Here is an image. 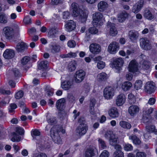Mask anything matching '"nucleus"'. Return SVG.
<instances>
[{
    "label": "nucleus",
    "mask_w": 157,
    "mask_h": 157,
    "mask_svg": "<svg viewBox=\"0 0 157 157\" xmlns=\"http://www.w3.org/2000/svg\"><path fill=\"white\" fill-rule=\"evenodd\" d=\"M140 45L143 49L146 50H150L151 48V43L148 39L143 38L140 40Z\"/></svg>",
    "instance_id": "423d86ee"
},
{
    "label": "nucleus",
    "mask_w": 157,
    "mask_h": 157,
    "mask_svg": "<svg viewBox=\"0 0 157 157\" xmlns=\"http://www.w3.org/2000/svg\"><path fill=\"white\" fill-rule=\"evenodd\" d=\"M67 45L70 48H74L75 45V43L74 40H70L68 42Z\"/></svg>",
    "instance_id": "69168bd1"
},
{
    "label": "nucleus",
    "mask_w": 157,
    "mask_h": 157,
    "mask_svg": "<svg viewBox=\"0 0 157 157\" xmlns=\"http://www.w3.org/2000/svg\"><path fill=\"white\" fill-rule=\"evenodd\" d=\"M48 64V61L46 60L40 62L39 64L38 68L39 69L45 70L46 69Z\"/></svg>",
    "instance_id": "c9c22d12"
},
{
    "label": "nucleus",
    "mask_w": 157,
    "mask_h": 157,
    "mask_svg": "<svg viewBox=\"0 0 157 157\" xmlns=\"http://www.w3.org/2000/svg\"><path fill=\"white\" fill-rule=\"evenodd\" d=\"M125 100L124 95L123 94H121L117 97L116 99V104L117 105L120 106L123 105Z\"/></svg>",
    "instance_id": "aec40b11"
},
{
    "label": "nucleus",
    "mask_w": 157,
    "mask_h": 157,
    "mask_svg": "<svg viewBox=\"0 0 157 157\" xmlns=\"http://www.w3.org/2000/svg\"><path fill=\"white\" fill-rule=\"evenodd\" d=\"M142 86V82L140 79L136 80L134 84L135 88L137 90L140 89Z\"/></svg>",
    "instance_id": "79ce46f5"
},
{
    "label": "nucleus",
    "mask_w": 157,
    "mask_h": 157,
    "mask_svg": "<svg viewBox=\"0 0 157 157\" xmlns=\"http://www.w3.org/2000/svg\"><path fill=\"white\" fill-rule=\"evenodd\" d=\"M15 55L14 51L10 49H6L4 52L3 56L7 59H10L13 58Z\"/></svg>",
    "instance_id": "ddd939ff"
},
{
    "label": "nucleus",
    "mask_w": 157,
    "mask_h": 157,
    "mask_svg": "<svg viewBox=\"0 0 157 157\" xmlns=\"http://www.w3.org/2000/svg\"><path fill=\"white\" fill-rule=\"evenodd\" d=\"M155 83L152 81H149L147 82L144 86V90L146 92L151 94L154 92L156 88Z\"/></svg>",
    "instance_id": "6e6552de"
},
{
    "label": "nucleus",
    "mask_w": 157,
    "mask_h": 157,
    "mask_svg": "<svg viewBox=\"0 0 157 157\" xmlns=\"http://www.w3.org/2000/svg\"><path fill=\"white\" fill-rule=\"evenodd\" d=\"M128 102L131 105L133 104L136 101V98L134 95L132 94H129L128 95Z\"/></svg>",
    "instance_id": "58836bf2"
},
{
    "label": "nucleus",
    "mask_w": 157,
    "mask_h": 157,
    "mask_svg": "<svg viewBox=\"0 0 157 157\" xmlns=\"http://www.w3.org/2000/svg\"><path fill=\"white\" fill-rule=\"evenodd\" d=\"M60 128V127L58 125H54L51 128L50 132V136L53 140L55 143L58 144H61L62 141L58 133L55 131L56 129Z\"/></svg>",
    "instance_id": "7ed1b4c3"
},
{
    "label": "nucleus",
    "mask_w": 157,
    "mask_h": 157,
    "mask_svg": "<svg viewBox=\"0 0 157 157\" xmlns=\"http://www.w3.org/2000/svg\"><path fill=\"white\" fill-rule=\"evenodd\" d=\"M82 119L80 118L78 121L80 124L76 129V134L80 137L84 135L88 130V127L86 124L83 122H82Z\"/></svg>",
    "instance_id": "20e7f679"
},
{
    "label": "nucleus",
    "mask_w": 157,
    "mask_h": 157,
    "mask_svg": "<svg viewBox=\"0 0 157 157\" xmlns=\"http://www.w3.org/2000/svg\"><path fill=\"white\" fill-rule=\"evenodd\" d=\"M40 139L37 140H38V142L39 143H40L42 146H43L44 148H46L47 147L45 146L44 145V143L45 142L44 138L43 136H40Z\"/></svg>",
    "instance_id": "5fc2aeb1"
},
{
    "label": "nucleus",
    "mask_w": 157,
    "mask_h": 157,
    "mask_svg": "<svg viewBox=\"0 0 157 157\" xmlns=\"http://www.w3.org/2000/svg\"><path fill=\"white\" fill-rule=\"evenodd\" d=\"M114 94V89L112 87H107L105 88L104 90V96L105 98H111L113 96Z\"/></svg>",
    "instance_id": "1a4fd4ad"
},
{
    "label": "nucleus",
    "mask_w": 157,
    "mask_h": 157,
    "mask_svg": "<svg viewBox=\"0 0 157 157\" xmlns=\"http://www.w3.org/2000/svg\"><path fill=\"white\" fill-rule=\"evenodd\" d=\"M128 16V14L125 11L123 12L119 15L118 20L120 22H123L127 17Z\"/></svg>",
    "instance_id": "2f4dec72"
},
{
    "label": "nucleus",
    "mask_w": 157,
    "mask_h": 157,
    "mask_svg": "<svg viewBox=\"0 0 157 157\" xmlns=\"http://www.w3.org/2000/svg\"><path fill=\"white\" fill-rule=\"evenodd\" d=\"M132 86V83L128 81L125 82H124L122 85V89L126 91L129 90Z\"/></svg>",
    "instance_id": "473e14b6"
},
{
    "label": "nucleus",
    "mask_w": 157,
    "mask_h": 157,
    "mask_svg": "<svg viewBox=\"0 0 157 157\" xmlns=\"http://www.w3.org/2000/svg\"><path fill=\"white\" fill-rule=\"evenodd\" d=\"M7 16L3 13H0V22L2 23L6 24L7 22Z\"/></svg>",
    "instance_id": "e433bc0d"
},
{
    "label": "nucleus",
    "mask_w": 157,
    "mask_h": 157,
    "mask_svg": "<svg viewBox=\"0 0 157 157\" xmlns=\"http://www.w3.org/2000/svg\"><path fill=\"white\" fill-rule=\"evenodd\" d=\"M24 21L26 24H30L31 23V19L29 16H27L24 18Z\"/></svg>",
    "instance_id": "338daca9"
},
{
    "label": "nucleus",
    "mask_w": 157,
    "mask_h": 157,
    "mask_svg": "<svg viewBox=\"0 0 157 157\" xmlns=\"http://www.w3.org/2000/svg\"><path fill=\"white\" fill-rule=\"evenodd\" d=\"M123 64V61L121 58L115 59L113 61L114 67L116 69H118L121 67Z\"/></svg>",
    "instance_id": "6ab92c4d"
},
{
    "label": "nucleus",
    "mask_w": 157,
    "mask_h": 157,
    "mask_svg": "<svg viewBox=\"0 0 157 157\" xmlns=\"http://www.w3.org/2000/svg\"><path fill=\"white\" fill-rule=\"evenodd\" d=\"M34 156L35 157H47L46 155L44 153H40L35 154Z\"/></svg>",
    "instance_id": "774afa93"
},
{
    "label": "nucleus",
    "mask_w": 157,
    "mask_h": 157,
    "mask_svg": "<svg viewBox=\"0 0 157 157\" xmlns=\"http://www.w3.org/2000/svg\"><path fill=\"white\" fill-rule=\"evenodd\" d=\"M128 35L130 39L133 42H135L138 38L139 33L137 32L131 31L129 32Z\"/></svg>",
    "instance_id": "4be33fe9"
},
{
    "label": "nucleus",
    "mask_w": 157,
    "mask_h": 157,
    "mask_svg": "<svg viewBox=\"0 0 157 157\" xmlns=\"http://www.w3.org/2000/svg\"><path fill=\"white\" fill-rule=\"evenodd\" d=\"M89 31V32L91 34H96L98 32V30L94 27L90 28Z\"/></svg>",
    "instance_id": "6e6d98bb"
},
{
    "label": "nucleus",
    "mask_w": 157,
    "mask_h": 157,
    "mask_svg": "<svg viewBox=\"0 0 157 157\" xmlns=\"http://www.w3.org/2000/svg\"><path fill=\"white\" fill-rule=\"evenodd\" d=\"M146 129L148 132H153L157 135V129H155V127L154 125H151L150 124L146 125Z\"/></svg>",
    "instance_id": "c756f323"
},
{
    "label": "nucleus",
    "mask_w": 157,
    "mask_h": 157,
    "mask_svg": "<svg viewBox=\"0 0 157 157\" xmlns=\"http://www.w3.org/2000/svg\"><path fill=\"white\" fill-rule=\"evenodd\" d=\"M77 66L76 62L75 61H71L68 64L67 69L69 72H72L76 69Z\"/></svg>",
    "instance_id": "393cba45"
},
{
    "label": "nucleus",
    "mask_w": 157,
    "mask_h": 157,
    "mask_svg": "<svg viewBox=\"0 0 157 157\" xmlns=\"http://www.w3.org/2000/svg\"><path fill=\"white\" fill-rule=\"evenodd\" d=\"M19 29L17 25H15L13 27L6 26L3 28V33L6 39H10L14 36L15 33L19 32Z\"/></svg>",
    "instance_id": "f03ea898"
},
{
    "label": "nucleus",
    "mask_w": 157,
    "mask_h": 157,
    "mask_svg": "<svg viewBox=\"0 0 157 157\" xmlns=\"http://www.w3.org/2000/svg\"><path fill=\"white\" fill-rule=\"evenodd\" d=\"M138 64L136 61L134 60H132L130 62L128 66V69L130 72H133V73L137 74H139L138 68Z\"/></svg>",
    "instance_id": "9d476101"
},
{
    "label": "nucleus",
    "mask_w": 157,
    "mask_h": 157,
    "mask_svg": "<svg viewBox=\"0 0 157 157\" xmlns=\"http://www.w3.org/2000/svg\"><path fill=\"white\" fill-rule=\"evenodd\" d=\"M139 111V108L136 105H132L128 109V112L131 116H133Z\"/></svg>",
    "instance_id": "bb28decb"
},
{
    "label": "nucleus",
    "mask_w": 157,
    "mask_h": 157,
    "mask_svg": "<svg viewBox=\"0 0 157 157\" xmlns=\"http://www.w3.org/2000/svg\"><path fill=\"white\" fill-rule=\"evenodd\" d=\"M66 100L64 98L60 99L58 100L56 103V106L57 109L61 111L63 110L65 107Z\"/></svg>",
    "instance_id": "4468645a"
},
{
    "label": "nucleus",
    "mask_w": 157,
    "mask_h": 157,
    "mask_svg": "<svg viewBox=\"0 0 157 157\" xmlns=\"http://www.w3.org/2000/svg\"><path fill=\"white\" fill-rule=\"evenodd\" d=\"M8 98H6L3 100L0 103V106L1 107L5 106L6 104L9 102Z\"/></svg>",
    "instance_id": "13d9d810"
},
{
    "label": "nucleus",
    "mask_w": 157,
    "mask_h": 157,
    "mask_svg": "<svg viewBox=\"0 0 157 157\" xmlns=\"http://www.w3.org/2000/svg\"><path fill=\"white\" fill-rule=\"evenodd\" d=\"M115 134L113 133L112 131H107L105 135V137L107 139H110L112 136H114Z\"/></svg>",
    "instance_id": "49530a36"
},
{
    "label": "nucleus",
    "mask_w": 157,
    "mask_h": 157,
    "mask_svg": "<svg viewBox=\"0 0 157 157\" xmlns=\"http://www.w3.org/2000/svg\"><path fill=\"white\" fill-rule=\"evenodd\" d=\"M96 150L94 146H91L88 148L85 151V157H93L95 155V152Z\"/></svg>",
    "instance_id": "dca6fc26"
},
{
    "label": "nucleus",
    "mask_w": 157,
    "mask_h": 157,
    "mask_svg": "<svg viewBox=\"0 0 157 157\" xmlns=\"http://www.w3.org/2000/svg\"><path fill=\"white\" fill-rule=\"evenodd\" d=\"M10 108L9 109V111L10 113H12L14 111V109L17 108V105L15 103L11 104L10 105Z\"/></svg>",
    "instance_id": "4d7b16f0"
},
{
    "label": "nucleus",
    "mask_w": 157,
    "mask_h": 157,
    "mask_svg": "<svg viewBox=\"0 0 157 157\" xmlns=\"http://www.w3.org/2000/svg\"><path fill=\"white\" fill-rule=\"evenodd\" d=\"M51 53L53 54H55L59 52L60 50V47L58 45H52L50 47Z\"/></svg>",
    "instance_id": "cd10ccee"
},
{
    "label": "nucleus",
    "mask_w": 157,
    "mask_h": 157,
    "mask_svg": "<svg viewBox=\"0 0 157 157\" xmlns=\"http://www.w3.org/2000/svg\"><path fill=\"white\" fill-rule=\"evenodd\" d=\"M129 138L132 140L133 143L136 144H140L141 143L140 140L135 135H133L129 136Z\"/></svg>",
    "instance_id": "f704fd0d"
},
{
    "label": "nucleus",
    "mask_w": 157,
    "mask_h": 157,
    "mask_svg": "<svg viewBox=\"0 0 157 157\" xmlns=\"http://www.w3.org/2000/svg\"><path fill=\"white\" fill-rule=\"evenodd\" d=\"M58 30L57 29L52 28L51 29L48 33V35L52 38L54 37L55 35L57 33Z\"/></svg>",
    "instance_id": "ea45409f"
},
{
    "label": "nucleus",
    "mask_w": 157,
    "mask_h": 157,
    "mask_svg": "<svg viewBox=\"0 0 157 157\" xmlns=\"http://www.w3.org/2000/svg\"><path fill=\"white\" fill-rule=\"evenodd\" d=\"M136 157H146V154L144 152L139 151L136 154Z\"/></svg>",
    "instance_id": "bf43d9fd"
},
{
    "label": "nucleus",
    "mask_w": 157,
    "mask_h": 157,
    "mask_svg": "<svg viewBox=\"0 0 157 157\" xmlns=\"http://www.w3.org/2000/svg\"><path fill=\"white\" fill-rule=\"evenodd\" d=\"M99 147L102 149H105L106 148V145L105 141L102 139L99 138L98 140Z\"/></svg>",
    "instance_id": "a19ab883"
},
{
    "label": "nucleus",
    "mask_w": 157,
    "mask_h": 157,
    "mask_svg": "<svg viewBox=\"0 0 157 157\" xmlns=\"http://www.w3.org/2000/svg\"><path fill=\"white\" fill-rule=\"evenodd\" d=\"M107 26L109 28V34L112 36H115L117 33L116 28L114 24L110 22L108 23Z\"/></svg>",
    "instance_id": "a211bd4d"
},
{
    "label": "nucleus",
    "mask_w": 157,
    "mask_h": 157,
    "mask_svg": "<svg viewBox=\"0 0 157 157\" xmlns=\"http://www.w3.org/2000/svg\"><path fill=\"white\" fill-rule=\"evenodd\" d=\"M108 7V3L104 1H100L98 4V10L100 12H103L106 10Z\"/></svg>",
    "instance_id": "412c9836"
},
{
    "label": "nucleus",
    "mask_w": 157,
    "mask_h": 157,
    "mask_svg": "<svg viewBox=\"0 0 157 157\" xmlns=\"http://www.w3.org/2000/svg\"><path fill=\"white\" fill-rule=\"evenodd\" d=\"M90 90V85L87 83H86L84 85L83 90L85 91L86 93L88 92Z\"/></svg>",
    "instance_id": "0e129e2a"
},
{
    "label": "nucleus",
    "mask_w": 157,
    "mask_h": 157,
    "mask_svg": "<svg viewBox=\"0 0 157 157\" xmlns=\"http://www.w3.org/2000/svg\"><path fill=\"white\" fill-rule=\"evenodd\" d=\"M103 15L101 13L97 12L93 14V25L94 27H97L101 25L103 22L101 21Z\"/></svg>",
    "instance_id": "39448f33"
},
{
    "label": "nucleus",
    "mask_w": 157,
    "mask_h": 157,
    "mask_svg": "<svg viewBox=\"0 0 157 157\" xmlns=\"http://www.w3.org/2000/svg\"><path fill=\"white\" fill-rule=\"evenodd\" d=\"M113 155L114 157H124L123 153L121 151L116 150L114 153Z\"/></svg>",
    "instance_id": "a18cd8bd"
},
{
    "label": "nucleus",
    "mask_w": 157,
    "mask_h": 157,
    "mask_svg": "<svg viewBox=\"0 0 157 157\" xmlns=\"http://www.w3.org/2000/svg\"><path fill=\"white\" fill-rule=\"evenodd\" d=\"M109 153L107 150H104L100 155L99 157H109Z\"/></svg>",
    "instance_id": "052dcab7"
},
{
    "label": "nucleus",
    "mask_w": 157,
    "mask_h": 157,
    "mask_svg": "<svg viewBox=\"0 0 157 157\" xmlns=\"http://www.w3.org/2000/svg\"><path fill=\"white\" fill-rule=\"evenodd\" d=\"M86 73L83 70L80 69L76 71L75 73V78H83L85 77Z\"/></svg>",
    "instance_id": "c85d7f7f"
},
{
    "label": "nucleus",
    "mask_w": 157,
    "mask_h": 157,
    "mask_svg": "<svg viewBox=\"0 0 157 157\" xmlns=\"http://www.w3.org/2000/svg\"><path fill=\"white\" fill-rule=\"evenodd\" d=\"M67 99L70 103H74L75 102V98L74 95L71 94H68Z\"/></svg>",
    "instance_id": "c03bdc74"
},
{
    "label": "nucleus",
    "mask_w": 157,
    "mask_h": 157,
    "mask_svg": "<svg viewBox=\"0 0 157 157\" xmlns=\"http://www.w3.org/2000/svg\"><path fill=\"white\" fill-rule=\"evenodd\" d=\"M16 132L13 133V137L11 140L13 142H17L20 141L21 139V137L19 135H22L24 133V129L21 128H17Z\"/></svg>",
    "instance_id": "0eeeda50"
},
{
    "label": "nucleus",
    "mask_w": 157,
    "mask_h": 157,
    "mask_svg": "<svg viewBox=\"0 0 157 157\" xmlns=\"http://www.w3.org/2000/svg\"><path fill=\"white\" fill-rule=\"evenodd\" d=\"M90 52L93 54H97L101 51V48L100 46L96 43H92L89 46Z\"/></svg>",
    "instance_id": "f8f14e48"
},
{
    "label": "nucleus",
    "mask_w": 157,
    "mask_h": 157,
    "mask_svg": "<svg viewBox=\"0 0 157 157\" xmlns=\"http://www.w3.org/2000/svg\"><path fill=\"white\" fill-rule=\"evenodd\" d=\"M24 92L22 91H19L17 92L15 94V98L16 99H20L23 97L24 95Z\"/></svg>",
    "instance_id": "de8ad7c7"
},
{
    "label": "nucleus",
    "mask_w": 157,
    "mask_h": 157,
    "mask_svg": "<svg viewBox=\"0 0 157 157\" xmlns=\"http://www.w3.org/2000/svg\"><path fill=\"white\" fill-rule=\"evenodd\" d=\"M97 66L98 68L100 69H102L105 66V63L102 61H99L98 63Z\"/></svg>",
    "instance_id": "603ef678"
},
{
    "label": "nucleus",
    "mask_w": 157,
    "mask_h": 157,
    "mask_svg": "<svg viewBox=\"0 0 157 157\" xmlns=\"http://www.w3.org/2000/svg\"><path fill=\"white\" fill-rule=\"evenodd\" d=\"M140 7H138V5L135 4L134 6L132 9V11L135 13H137L139 12L140 10Z\"/></svg>",
    "instance_id": "864d4df0"
},
{
    "label": "nucleus",
    "mask_w": 157,
    "mask_h": 157,
    "mask_svg": "<svg viewBox=\"0 0 157 157\" xmlns=\"http://www.w3.org/2000/svg\"><path fill=\"white\" fill-rule=\"evenodd\" d=\"M98 76L99 78H109L108 75L105 73L102 72L98 74Z\"/></svg>",
    "instance_id": "e2e57ef3"
},
{
    "label": "nucleus",
    "mask_w": 157,
    "mask_h": 157,
    "mask_svg": "<svg viewBox=\"0 0 157 157\" xmlns=\"http://www.w3.org/2000/svg\"><path fill=\"white\" fill-rule=\"evenodd\" d=\"M119 49L118 43L114 41L111 43L109 45L108 51L111 54H115Z\"/></svg>",
    "instance_id": "9b49d317"
},
{
    "label": "nucleus",
    "mask_w": 157,
    "mask_h": 157,
    "mask_svg": "<svg viewBox=\"0 0 157 157\" xmlns=\"http://www.w3.org/2000/svg\"><path fill=\"white\" fill-rule=\"evenodd\" d=\"M47 121L50 124H56L57 121L56 117L53 116L47 115Z\"/></svg>",
    "instance_id": "7c9ffc66"
},
{
    "label": "nucleus",
    "mask_w": 157,
    "mask_h": 157,
    "mask_svg": "<svg viewBox=\"0 0 157 157\" xmlns=\"http://www.w3.org/2000/svg\"><path fill=\"white\" fill-rule=\"evenodd\" d=\"M124 149L127 151H131L133 149V147L131 144H124Z\"/></svg>",
    "instance_id": "8fccbe9b"
},
{
    "label": "nucleus",
    "mask_w": 157,
    "mask_h": 157,
    "mask_svg": "<svg viewBox=\"0 0 157 157\" xmlns=\"http://www.w3.org/2000/svg\"><path fill=\"white\" fill-rule=\"evenodd\" d=\"M117 137L115 135L112 136L111 138L109 139V142L110 144L112 146L116 145L117 143Z\"/></svg>",
    "instance_id": "4c0bfd02"
},
{
    "label": "nucleus",
    "mask_w": 157,
    "mask_h": 157,
    "mask_svg": "<svg viewBox=\"0 0 157 157\" xmlns=\"http://www.w3.org/2000/svg\"><path fill=\"white\" fill-rule=\"evenodd\" d=\"M72 10V15L74 17L78 16L80 18L86 19L88 16V13L86 12H83L80 9L78 5L76 3H73L71 5Z\"/></svg>",
    "instance_id": "f257e3e1"
},
{
    "label": "nucleus",
    "mask_w": 157,
    "mask_h": 157,
    "mask_svg": "<svg viewBox=\"0 0 157 157\" xmlns=\"http://www.w3.org/2000/svg\"><path fill=\"white\" fill-rule=\"evenodd\" d=\"M40 133L39 130L35 129L33 131L32 135L33 138H36V136H40Z\"/></svg>",
    "instance_id": "09e8293b"
},
{
    "label": "nucleus",
    "mask_w": 157,
    "mask_h": 157,
    "mask_svg": "<svg viewBox=\"0 0 157 157\" xmlns=\"http://www.w3.org/2000/svg\"><path fill=\"white\" fill-rule=\"evenodd\" d=\"M10 92L9 90H6L2 87L0 88V93L3 94H10Z\"/></svg>",
    "instance_id": "680f3d73"
},
{
    "label": "nucleus",
    "mask_w": 157,
    "mask_h": 157,
    "mask_svg": "<svg viewBox=\"0 0 157 157\" xmlns=\"http://www.w3.org/2000/svg\"><path fill=\"white\" fill-rule=\"evenodd\" d=\"M30 60V58L28 56H25L23 57L21 60V63L23 65L27 64Z\"/></svg>",
    "instance_id": "37998d69"
},
{
    "label": "nucleus",
    "mask_w": 157,
    "mask_h": 157,
    "mask_svg": "<svg viewBox=\"0 0 157 157\" xmlns=\"http://www.w3.org/2000/svg\"><path fill=\"white\" fill-rule=\"evenodd\" d=\"M109 116L112 118L118 117L119 116V113L117 108L113 107L111 108L109 111Z\"/></svg>",
    "instance_id": "b1692460"
},
{
    "label": "nucleus",
    "mask_w": 157,
    "mask_h": 157,
    "mask_svg": "<svg viewBox=\"0 0 157 157\" xmlns=\"http://www.w3.org/2000/svg\"><path fill=\"white\" fill-rule=\"evenodd\" d=\"M143 121L145 123L146 125L150 124L151 121L150 117H147L145 116H144L143 117Z\"/></svg>",
    "instance_id": "3c124183"
},
{
    "label": "nucleus",
    "mask_w": 157,
    "mask_h": 157,
    "mask_svg": "<svg viewBox=\"0 0 157 157\" xmlns=\"http://www.w3.org/2000/svg\"><path fill=\"white\" fill-rule=\"evenodd\" d=\"M143 16L144 18L149 20H152L155 17L154 15H153L150 10L147 9H146L144 10Z\"/></svg>",
    "instance_id": "5701e85b"
},
{
    "label": "nucleus",
    "mask_w": 157,
    "mask_h": 157,
    "mask_svg": "<svg viewBox=\"0 0 157 157\" xmlns=\"http://www.w3.org/2000/svg\"><path fill=\"white\" fill-rule=\"evenodd\" d=\"M119 124L121 127L124 129H129L131 128V125L129 123L124 121H121Z\"/></svg>",
    "instance_id": "72a5a7b5"
},
{
    "label": "nucleus",
    "mask_w": 157,
    "mask_h": 157,
    "mask_svg": "<svg viewBox=\"0 0 157 157\" xmlns=\"http://www.w3.org/2000/svg\"><path fill=\"white\" fill-rule=\"evenodd\" d=\"M74 84L73 82L71 81V79L69 80H66L61 82V87L62 89L65 90H69L71 86Z\"/></svg>",
    "instance_id": "f3484780"
},
{
    "label": "nucleus",
    "mask_w": 157,
    "mask_h": 157,
    "mask_svg": "<svg viewBox=\"0 0 157 157\" xmlns=\"http://www.w3.org/2000/svg\"><path fill=\"white\" fill-rule=\"evenodd\" d=\"M26 48V44L23 42L18 43L16 47V49L18 52H24Z\"/></svg>",
    "instance_id": "a878e982"
},
{
    "label": "nucleus",
    "mask_w": 157,
    "mask_h": 157,
    "mask_svg": "<svg viewBox=\"0 0 157 157\" xmlns=\"http://www.w3.org/2000/svg\"><path fill=\"white\" fill-rule=\"evenodd\" d=\"M66 30L68 32H71L74 30L76 28V24L72 20L68 21L65 25Z\"/></svg>",
    "instance_id": "2eb2a0df"
}]
</instances>
